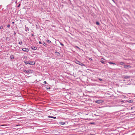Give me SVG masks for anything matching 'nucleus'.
<instances>
[{"label": "nucleus", "instance_id": "f3484780", "mask_svg": "<svg viewBox=\"0 0 135 135\" xmlns=\"http://www.w3.org/2000/svg\"><path fill=\"white\" fill-rule=\"evenodd\" d=\"M96 25H100V23L98 21H97L96 22Z\"/></svg>", "mask_w": 135, "mask_h": 135}, {"label": "nucleus", "instance_id": "6e6552de", "mask_svg": "<svg viewBox=\"0 0 135 135\" xmlns=\"http://www.w3.org/2000/svg\"><path fill=\"white\" fill-rule=\"evenodd\" d=\"M130 66L129 65H124V68L125 69H127L128 68H130Z\"/></svg>", "mask_w": 135, "mask_h": 135}, {"label": "nucleus", "instance_id": "423d86ee", "mask_svg": "<svg viewBox=\"0 0 135 135\" xmlns=\"http://www.w3.org/2000/svg\"><path fill=\"white\" fill-rule=\"evenodd\" d=\"M22 50L23 51L26 52H28L29 51L28 49H26V48H23L22 49Z\"/></svg>", "mask_w": 135, "mask_h": 135}, {"label": "nucleus", "instance_id": "b1692460", "mask_svg": "<svg viewBox=\"0 0 135 135\" xmlns=\"http://www.w3.org/2000/svg\"><path fill=\"white\" fill-rule=\"evenodd\" d=\"M60 44L62 46H64V44H63L62 43H61H61H60Z\"/></svg>", "mask_w": 135, "mask_h": 135}, {"label": "nucleus", "instance_id": "9b49d317", "mask_svg": "<svg viewBox=\"0 0 135 135\" xmlns=\"http://www.w3.org/2000/svg\"><path fill=\"white\" fill-rule=\"evenodd\" d=\"M26 25L25 28V30L26 32H28L29 31V29L28 27H26Z\"/></svg>", "mask_w": 135, "mask_h": 135}, {"label": "nucleus", "instance_id": "473e14b6", "mask_svg": "<svg viewBox=\"0 0 135 135\" xmlns=\"http://www.w3.org/2000/svg\"><path fill=\"white\" fill-rule=\"evenodd\" d=\"M90 124H93V122L90 123Z\"/></svg>", "mask_w": 135, "mask_h": 135}, {"label": "nucleus", "instance_id": "58836bf2", "mask_svg": "<svg viewBox=\"0 0 135 135\" xmlns=\"http://www.w3.org/2000/svg\"><path fill=\"white\" fill-rule=\"evenodd\" d=\"M90 135H93V134H90Z\"/></svg>", "mask_w": 135, "mask_h": 135}, {"label": "nucleus", "instance_id": "39448f33", "mask_svg": "<svg viewBox=\"0 0 135 135\" xmlns=\"http://www.w3.org/2000/svg\"><path fill=\"white\" fill-rule=\"evenodd\" d=\"M100 62L103 64H105L106 62L105 60L103 58H102L101 59Z\"/></svg>", "mask_w": 135, "mask_h": 135}, {"label": "nucleus", "instance_id": "f8f14e48", "mask_svg": "<svg viewBox=\"0 0 135 135\" xmlns=\"http://www.w3.org/2000/svg\"><path fill=\"white\" fill-rule=\"evenodd\" d=\"M10 58L11 59H13L14 58V57L13 56V55H11L10 57Z\"/></svg>", "mask_w": 135, "mask_h": 135}, {"label": "nucleus", "instance_id": "ea45409f", "mask_svg": "<svg viewBox=\"0 0 135 135\" xmlns=\"http://www.w3.org/2000/svg\"><path fill=\"white\" fill-rule=\"evenodd\" d=\"M124 81H125V80H123Z\"/></svg>", "mask_w": 135, "mask_h": 135}, {"label": "nucleus", "instance_id": "f704fd0d", "mask_svg": "<svg viewBox=\"0 0 135 135\" xmlns=\"http://www.w3.org/2000/svg\"><path fill=\"white\" fill-rule=\"evenodd\" d=\"M12 24H14L15 23V22H14V21L12 22Z\"/></svg>", "mask_w": 135, "mask_h": 135}, {"label": "nucleus", "instance_id": "c9c22d12", "mask_svg": "<svg viewBox=\"0 0 135 135\" xmlns=\"http://www.w3.org/2000/svg\"><path fill=\"white\" fill-rule=\"evenodd\" d=\"M4 126V125H1V126Z\"/></svg>", "mask_w": 135, "mask_h": 135}, {"label": "nucleus", "instance_id": "c756f323", "mask_svg": "<svg viewBox=\"0 0 135 135\" xmlns=\"http://www.w3.org/2000/svg\"><path fill=\"white\" fill-rule=\"evenodd\" d=\"M89 60H92V59L91 58H89Z\"/></svg>", "mask_w": 135, "mask_h": 135}, {"label": "nucleus", "instance_id": "7c9ffc66", "mask_svg": "<svg viewBox=\"0 0 135 135\" xmlns=\"http://www.w3.org/2000/svg\"><path fill=\"white\" fill-rule=\"evenodd\" d=\"M128 102H132V100H129V101Z\"/></svg>", "mask_w": 135, "mask_h": 135}, {"label": "nucleus", "instance_id": "4c0bfd02", "mask_svg": "<svg viewBox=\"0 0 135 135\" xmlns=\"http://www.w3.org/2000/svg\"><path fill=\"white\" fill-rule=\"evenodd\" d=\"M113 1V2H115L114 1V0H112Z\"/></svg>", "mask_w": 135, "mask_h": 135}, {"label": "nucleus", "instance_id": "412c9836", "mask_svg": "<svg viewBox=\"0 0 135 135\" xmlns=\"http://www.w3.org/2000/svg\"><path fill=\"white\" fill-rule=\"evenodd\" d=\"M23 72H25V73H26H26H27V70H25H25H23Z\"/></svg>", "mask_w": 135, "mask_h": 135}, {"label": "nucleus", "instance_id": "a211bd4d", "mask_svg": "<svg viewBox=\"0 0 135 135\" xmlns=\"http://www.w3.org/2000/svg\"><path fill=\"white\" fill-rule=\"evenodd\" d=\"M43 45L45 46H46V45H47V44H45L44 42H43Z\"/></svg>", "mask_w": 135, "mask_h": 135}, {"label": "nucleus", "instance_id": "a878e982", "mask_svg": "<svg viewBox=\"0 0 135 135\" xmlns=\"http://www.w3.org/2000/svg\"><path fill=\"white\" fill-rule=\"evenodd\" d=\"M43 83L45 84H47L46 81H45L43 82Z\"/></svg>", "mask_w": 135, "mask_h": 135}, {"label": "nucleus", "instance_id": "4be33fe9", "mask_svg": "<svg viewBox=\"0 0 135 135\" xmlns=\"http://www.w3.org/2000/svg\"><path fill=\"white\" fill-rule=\"evenodd\" d=\"M46 89H50V88L49 86H47L46 87Z\"/></svg>", "mask_w": 135, "mask_h": 135}, {"label": "nucleus", "instance_id": "aec40b11", "mask_svg": "<svg viewBox=\"0 0 135 135\" xmlns=\"http://www.w3.org/2000/svg\"><path fill=\"white\" fill-rule=\"evenodd\" d=\"M46 41H47V42H48V43H51V41H50V40H47Z\"/></svg>", "mask_w": 135, "mask_h": 135}, {"label": "nucleus", "instance_id": "0eeeda50", "mask_svg": "<svg viewBox=\"0 0 135 135\" xmlns=\"http://www.w3.org/2000/svg\"><path fill=\"white\" fill-rule=\"evenodd\" d=\"M31 49L33 50H36L37 49V47L34 46H32L31 47Z\"/></svg>", "mask_w": 135, "mask_h": 135}, {"label": "nucleus", "instance_id": "bb28decb", "mask_svg": "<svg viewBox=\"0 0 135 135\" xmlns=\"http://www.w3.org/2000/svg\"><path fill=\"white\" fill-rule=\"evenodd\" d=\"M21 5L20 4H19L18 5L17 7H19Z\"/></svg>", "mask_w": 135, "mask_h": 135}, {"label": "nucleus", "instance_id": "6ab92c4d", "mask_svg": "<svg viewBox=\"0 0 135 135\" xmlns=\"http://www.w3.org/2000/svg\"><path fill=\"white\" fill-rule=\"evenodd\" d=\"M19 44L20 45H21L22 44V42L21 41H20L19 43Z\"/></svg>", "mask_w": 135, "mask_h": 135}, {"label": "nucleus", "instance_id": "393cba45", "mask_svg": "<svg viewBox=\"0 0 135 135\" xmlns=\"http://www.w3.org/2000/svg\"><path fill=\"white\" fill-rule=\"evenodd\" d=\"M3 28V27L2 26H1L0 27V29H1Z\"/></svg>", "mask_w": 135, "mask_h": 135}, {"label": "nucleus", "instance_id": "2f4dec72", "mask_svg": "<svg viewBox=\"0 0 135 135\" xmlns=\"http://www.w3.org/2000/svg\"><path fill=\"white\" fill-rule=\"evenodd\" d=\"M16 34V33L15 32H14L13 34L14 35H15Z\"/></svg>", "mask_w": 135, "mask_h": 135}, {"label": "nucleus", "instance_id": "20e7f679", "mask_svg": "<svg viewBox=\"0 0 135 135\" xmlns=\"http://www.w3.org/2000/svg\"><path fill=\"white\" fill-rule=\"evenodd\" d=\"M33 72V70L31 69H28L27 70V72L26 74H29L30 73H32Z\"/></svg>", "mask_w": 135, "mask_h": 135}, {"label": "nucleus", "instance_id": "c85d7f7f", "mask_svg": "<svg viewBox=\"0 0 135 135\" xmlns=\"http://www.w3.org/2000/svg\"><path fill=\"white\" fill-rule=\"evenodd\" d=\"M99 79L100 81H102V79Z\"/></svg>", "mask_w": 135, "mask_h": 135}, {"label": "nucleus", "instance_id": "cd10ccee", "mask_svg": "<svg viewBox=\"0 0 135 135\" xmlns=\"http://www.w3.org/2000/svg\"><path fill=\"white\" fill-rule=\"evenodd\" d=\"M39 43L40 44H42V42L41 41H39Z\"/></svg>", "mask_w": 135, "mask_h": 135}, {"label": "nucleus", "instance_id": "e433bc0d", "mask_svg": "<svg viewBox=\"0 0 135 135\" xmlns=\"http://www.w3.org/2000/svg\"><path fill=\"white\" fill-rule=\"evenodd\" d=\"M32 36H34V35H33V34H32Z\"/></svg>", "mask_w": 135, "mask_h": 135}, {"label": "nucleus", "instance_id": "4468645a", "mask_svg": "<svg viewBox=\"0 0 135 135\" xmlns=\"http://www.w3.org/2000/svg\"><path fill=\"white\" fill-rule=\"evenodd\" d=\"M48 117L49 118H53L54 119H55L56 118V117H53V116H49Z\"/></svg>", "mask_w": 135, "mask_h": 135}, {"label": "nucleus", "instance_id": "1a4fd4ad", "mask_svg": "<svg viewBox=\"0 0 135 135\" xmlns=\"http://www.w3.org/2000/svg\"><path fill=\"white\" fill-rule=\"evenodd\" d=\"M55 55L57 56H59L60 55V54L59 52L56 51L55 53Z\"/></svg>", "mask_w": 135, "mask_h": 135}, {"label": "nucleus", "instance_id": "72a5a7b5", "mask_svg": "<svg viewBox=\"0 0 135 135\" xmlns=\"http://www.w3.org/2000/svg\"><path fill=\"white\" fill-rule=\"evenodd\" d=\"M20 124H18V125H16V126H20Z\"/></svg>", "mask_w": 135, "mask_h": 135}, {"label": "nucleus", "instance_id": "9d476101", "mask_svg": "<svg viewBox=\"0 0 135 135\" xmlns=\"http://www.w3.org/2000/svg\"><path fill=\"white\" fill-rule=\"evenodd\" d=\"M130 76H125L124 77V78L125 79H129L130 78Z\"/></svg>", "mask_w": 135, "mask_h": 135}, {"label": "nucleus", "instance_id": "7ed1b4c3", "mask_svg": "<svg viewBox=\"0 0 135 135\" xmlns=\"http://www.w3.org/2000/svg\"><path fill=\"white\" fill-rule=\"evenodd\" d=\"M94 102L98 104H100L102 103L103 102V101L102 100H95V101H93V102Z\"/></svg>", "mask_w": 135, "mask_h": 135}, {"label": "nucleus", "instance_id": "2eb2a0df", "mask_svg": "<svg viewBox=\"0 0 135 135\" xmlns=\"http://www.w3.org/2000/svg\"><path fill=\"white\" fill-rule=\"evenodd\" d=\"M120 64L121 65H124V63L123 62H120Z\"/></svg>", "mask_w": 135, "mask_h": 135}, {"label": "nucleus", "instance_id": "5701e85b", "mask_svg": "<svg viewBox=\"0 0 135 135\" xmlns=\"http://www.w3.org/2000/svg\"><path fill=\"white\" fill-rule=\"evenodd\" d=\"M7 26L8 28H9L10 27V25L9 24H8L7 25Z\"/></svg>", "mask_w": 135, "mask_h": 135}, {"label": "nucleus", "instance_id": "ddd939ff", "mask_svg": "<svg viewBox=\"0 0 135 135\" xmlns=\"http://www.w3.org/2000/svg\"><path fill=\"white\" fill-rule=\"evenodd\" d=\"M108 63L111 65V64H113L114 65H116V64L115 63H114V62H108Z\"/></svg>", "mask_w": 135, "mask_h": 135}, {"label": "nucleus", "instance_id": "dca6fc26", "mask_svg": "<svg viewBox=\"0 0 135 135\" xmlns=\"http://www.w3.org/2000/svg\"><path fill=\"white\" fill-rule=\"evenodd\" d=\"M60 124H61V125H64L65 124V122H61L60 123Z\"/></svg>", "mask_w": 135, "mask_h": 135}, {"label": "nucleus", "instance_id": "f257e3e1", "mask_svg": "<svg viewBox=\"0 0 135 135\" xmlns=\"http://www.w3.org/2000/svg\"><path fill=\"white\" fill-rule=\"evenodd\" d=\"M24 62L26 65L29 64L32 65H34L35 64V61H27L25 60L24 61Z\"/></svg>", "mask_w": 135, "mask_h": 135}, {"label": "nucleus", "instance_id": "f03ea898", "mask_svg": "<svg viewBox=\"0 0 135 135\" xmlns=\"http://www.w3.org/2000/svg\"><path fill=\"white\" fill-rule=\"evenodd\" d=\"M75 62L77 64H78L79 65H81L82 66H85V65L83 64V63H82L81 62L78 61L77 60H76L75 61Z\"/></svg>", "mask_w": 135, "mask_h": 135}]
</instances>
